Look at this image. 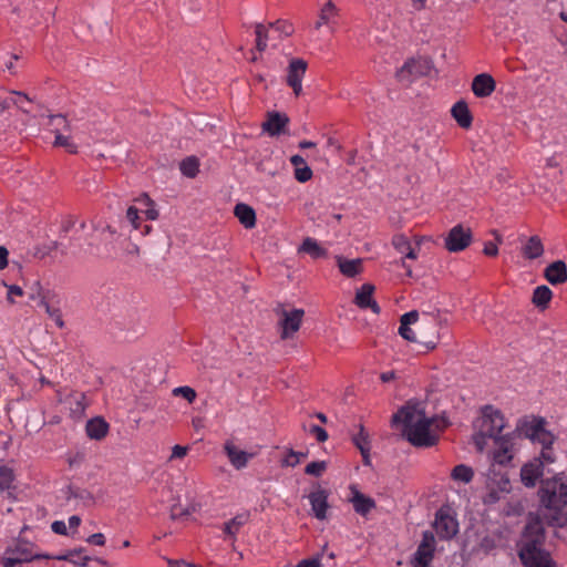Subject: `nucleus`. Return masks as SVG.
Masks as SVG:
<instances>
[{
  "label": "nucleus",
  "instance_id": "1",
  "mask_svg": "<svg viewBox=\"0 0 567 567\" xmlns=\"http://www.w3.org/2000/svg\"><path fill=\"white\" fill-rule=\"evenodd\" d=\"M435 421L425 415L419 403L408 402L392 415V425L402 424V436L415 447H432L437 444L440 435L432 430Z\"/></svg>",
  "mask_w": 567,
  "mask_h": 567
},
{
  "label": "nucleus",
  "instance_id": "2",
  "mask_svg": "<svg viewBox=\"0 0 567 567\" xmlns=\"http://www.w3.org/2000/svg\"><path fill=\"white\" fill-rule=\"evenodd\" d=\"M545 528L538 516H529L517 543L518 557L525 567H556L550 553L545 549Z\"/></svg>",
  "mask_w": 567,
  "mask_h": 567
},
{
  "label": "nucleus",
  "instance_id": "3",
  "mask_svg": "<svg viewBox=\"0 0 567 567\" xmlns=\"http://www.w3.org/2000/svg\"><path fill=\"white\" fill-rule=\"evenodd\" d=\"M419 317L417 310L401 316L399 334L409 342L420 343L425 351L434 350L440 340L441 321L430 313H424L421 321H419Z\"/></svg>",
  "mask_w": 567,
  "mask_h": 567
},
{
  "label": "nucleus",
  "instance_id": "4",
  "mask_svg": "<svg viewBox=\"0 0 567 567\" xmlns=\"http://www.w3.org/2000/svg\"><path fill=\"white\" fill-rule=\"evenodd\" d=\"M504 427L505 419L502 412L498 409H494L492 405H485L482 409L480 431L494 440L495 451L493 458L499 465H505L513 458L512 447L515 432L499 435Z\"/></svg>",
  "mask_w": 567,
  "mask_h": 567
},
{
  "label": "nucleus",
  "instance_id": "5",
  "mask_svg": "<svg viewBox=\"0 0 567 567\" xmlns=\"http://www.w3.org/2000/svg\"><path fill=\"white\" fill-rule=\"evenodd\" d=\"M33 545L28 542H18L13 547H9L6 550V554L16 555L21 563H28L34 559H55V560H65L73 565L80 567H86L89 561L92 559L91 557H83L81 561L73 560V556L79 554L81 550H66L64 553L58 555H48V554H34L32 551Z\"/></svg>",
  "mask_w": 567,
  "mask_h": 567
},
{
  "label": "nucleus",
  "instance_id": "6",
  "mask_svg": "<svg viewBox=\"0 0 567 567\" xmlns=\"http://www.w3.org/2000/svg\"><path fill=\"white\" fill-rule=\"evenodd\" d=\"M538 516L542 523L551 527L567 526V498H540Z\"/></svg>",
  "mask_w": 567,
  "mask_h": 567
},
{
  "label": "nucleus",
  "instance_id": "7",
  "mask_svg": "<svg viewBox=\"0 0 567 567\" xmlns=\"http://www.w3.org/2000/svg\"><path fill=\"white\" fill-rule=\"evenodd\" d=\"M275 313L280 317L278 327L280 328V338L290 339L299 331L305 316L303 309L286 310L282 305L275 308Z\"/></svg>",
  "mask_w": 567,
  "mask_h": 567
},
{
  "label": "nucleus",
  "instance_id": "8",
  "mask_svg": "<svg viewBox=\"0 0 567 567\" xmlns=\"http://www.w3.org/2000/svg\"><path fill=\"white\" fill-rule=\"evenodd\" d=\"M433 527L441 539H451L458 532V523L449 506H442L435 515Z\"/></svg>",
  "mask_w": 567,
  "mask_h": 567
},
{
  "label": "nucleus",
  "instance_id": "9",
  "mask_svg": "<svg viewBox=\"0 0 567 567\" xmlns=\"http://www.w3.org/2000/svg\"><path fill=\"white\" fill-rule=\"evenodd\" d=\"M473 234L471 228H465L458 224L450 229L444 238V247L450 252L465 250L472 243Z\"/></svg>",
  "mask_w": 567,
  "mask_h": 567
},
{
  "label": "nucleus",
  "instance_id": "10",
  "mask_svg": "<svg viewBox=\"0 0 567 567\" xmlns=\"http://www.w3.org/2000/svg\"><path fill=\"white\" fill-rule=\"evenodd\" d=\"M307 68V61L300 58H293L289 62L286 81L292 89L296 96H299L302 92V79L306 74Z\"/></svg>",
  "mask_w": 567,
  "mask_h": 567
},
{
  "label": "nucleus",
  "instance_id": "11",
  "mask_svg": "<svg viewBox=\"0 0 567 567\" xmlns=\"http://www.w3.org/2000/svg\"><path fill=\"white\" fill-rule=\"evenodd\" d=\"M173 504L169 505V516L173 520H188L194 513L199 512L202 504L195 502L194 498H172Z\"/></svg>",
  "mask_w": 567,
  "mask_h": 567
},
{
  "label": "nucleus",
  "instance_id": "12",
  "mask_svg": "<svg viewBox=\"0 0 567 567\" xmlns=\"http://www.w3.org/2000/svg\"><path fill=\"white\" fill-rule=\"evenodd\" d=\"M537 496H567V476L559 473L550 478L542 480Z\"/></svg>",
  "mask_w": 567,
  "mask_h": 567
},
{
  "label": "nucleus",
  "instance_id": "13",
  "mask_svg": "<svg viewBox=\"0 0 567 567\" xmlns=\"http://www.w3.org/2000/svg\"><path fill=\"white\" fill-rule=\"evenodd\" d=\"M546 425V420L542 416H525L518 420L515 434L529 439L532 442H535V437L538 435L542 427Z\"/></svg>",
  "mask_w": 567,
  "mask_h": 567
},
{
  "label": "nucleus",
  "instance_id": "14",
  "mask_svg": "<svg viewBox=\"0 0 567 567\" xmlns=\"http://www.w3.org/2000/svg\"><path fill=\"white\" fill-rule=\"evenodd\" d=\"M487 496H497L498 493H509L512 489L509 477L506 473L492 470L486 477Z\"/></svg>",
  "mask_w": 567,
  "mask_h": 567
},
{
  "label": "nucleus",
  "instance_id": "15",
  "mask_svg": "<svg viewBox=\"0 0 567 567\" xmlns=\"http://www.w3.org/2000/svg\"><path fill=\"white\" fill-rule=\"evenodd\" d=\"M544 464L540 458L524 464L520 468V481L526 487H535L537 481L543 476Z\"/></svg>",
  "mask_w": 567,
  "mask_h": 567
},
{
  "label": "nucleus",
  "instance_id": "16",
  "mask_svg": "<svg viewBox=\"0 0 567 567\" xmlns=\"http://www.w3.org/2000/svg\"><path fill=\"white\" fill-rule=\"evenodd\" d=\"M289 123V117L285 113L276 111L267 113V121L262 123L261 127L270 136H279L286 133L285 127Z\"/></svg>",
  "mask_w": 567,
  "mask_h": 567
},
{
  "label": "nucleus",
  "instance_id": "17",
  "mask_svg": "<svg viewBox=\"0 0 567 567\" xmlns=\"http://www.w3.org/2000/svg\"><path fill=\"white\" fill-rule=\"evenodd\" d=\"M374 289L375 287L372 284H363L355 293L354 302L359 308H369L373 313L379 315L381 308L372 297Z\"/></svg>",
  "mask_w": 567,
  "mask_h": 567
},
{
  "label": "nucleus",
  "instance_id": "18",
  "mask_svg": "<svg viewBox=\"0 0 567 567\" xmlns=\"http://www.w3.org/2000/svg\"><path fill=\"white\" fill-rule=\"evenodd\" d=\"M496 89L494 78L488 73L477 74L472 81V91L476 97H487Z\"/></svg>",
  "mask_w": 567,
  "mask_h": 567
},
{
  "label": "nucleus",
  "instance_id": "19",
  "mask_svg": "<svg viewBox=\"0 0 567 567\" xmlns=\"http://www.w3.org/2000/svg\"><path fill=\"white\" fill-rule=\"evenodd\" d=\"M545 279L554 286L567 282V265L564 260H555L544 270Z\"/></svg>",
  "mask_w": 567,
  "mask_h": 567
},
{
  "label": "nucleus",
  "instance_id": "20",
  "mask_svg": "<svg viewBox=\"0 0 567 567\" xmlns=\"http://www.w3.org/2000/svg\"><path fill=\"white\" fill-rule=\"evenodd\" d=\"M110 425L102 416H95L86 422L85 432L91 440L101 441L109 433Z\"/></svg>",
  "mask_w": 567,
  "mask_h": 567
},
{
  "label": "nucleus",
  "instance_id": "21",
  "mask_svg": "<svg viewBox=\"0 0 567 567\" xmlns=\"http://www.w3.org/2000/svg\"><path fill=\"white\" fill-rule=\"evenodd\" d=\"M451 113L460 127L468 130L472 126L473 115L464 100L457 101L453 105Z\"/></svg>",
  "mask_w": 567,
  "mask_h": 567
},
{
  "label": "nucleus",
  "instance_id": "22",
  "mask_svg": "<svg viewBox=\"0 0 567 567\" xmlns=\"http://www.w3.org/2000/svg\"><path fill=\"white\" fill-rule=\"evenodd\" d=\"M39 296H40V306L44 307L45 312L55 321L56 326L59 328L64 327V321L62 319L61 310L59 307H54L52 303V299L55 297L53 293H51L49 290L47 293H42L41 289L39 288Z\"/></svg>",
  "mask_w": 567,
  "mask_h": 567
},
{
  "label": "nucleus",
  "instance_id": "23",
  "mask_svg": "<svg viewBox=\"0 0 567 567\" xmlns=\"http://www.w3.org/2000/svg\"><path fill=\"white\" fill-rule=\"evenodd\" d=\"M362 262L363 260L361 258L346 259L341 256L337 257L340 272L348 278H354L363 271Z\"/></svg>",
  "mask_w": 567,
  "mask_h": 567
},
{
  "label": "nucleus",
  "instance_id": "24",
  "mask_svg": "<svg viewBox=\"0 0 567 567\" xmlns=\"http://www.w3.org/2000/svg\"><path fill=\"white\" fill-rule=\"evenodd\" d=\"M234 214L245 228L251 229L256 226V213L251 206L238 203L234 208Z\"/></svg>",
  "mask_w": 567,
  "mask_h": 567
},
{
  "label": "nucleus",
  "instance_id": "25",
  "mask_svg": "<svg viewBox=\"0 0 567 567\" xmlns=\"http://www.w3.org/2000/svg\"><path fill=\"white\" fill-rule=\"evenodd\" d=\"M544 245L539 236H530L522 247V255L525 259H536L543 256Z\"/></svg>",
  "mask_w": 567,
  "mask_h": 567
},
{
  "label": "nucleus",
  "instance_id": "26",
  "mask_svg": "<svg viewBox=\"0 0 567 567\" xmlns=\"http://www.w3.org/2000/svg\"><path fill=\"white\" fill-rule=\"evenodd\" d=\"M224 449H225V452H226L230 463L237 470L245 467L248 463L249 457L252 456V454H248L245 451L238 450L230 442H226Z\"/></svg>",
  "mask_w": 567,
  "mask_h": 567
},
{
  "label": "nucleus",
  "instance_id": "27",
  "mask_svg": "<svg viewBox=\"0 0 567 567\" xmlns=\"http://www.w3.org/2000/svg\"><path fill=\"white\" fill-rule=\"evenodd\" d=\"M249 518H250L249 512H243V513L237 514L235 517H233L231 519H229L228 522H226L224 524V526H223L224 534L227 537L235 539L239 529L249 522Z\"/></svg>",
  "mask_w": 567,
  "mask_h": 567
},
{
  "label": "nucleus",
  "instance_id": "28",
  "mask_svg": "<svg viewBox=\"0 0 567 567\" xmlns=\"http://www.w3.org/2000/svg\"><path fill=\"white\" fill-rule=\"evenodd\" d=\"M424 74L422 64L414 59H410L396 71L395 76L399 81L410 82V76H422Z\"/></svg>",
  "mask_w": 567,
  "mask_h": 567
},
{
  "label": "nucleus",
  "instance_id": "29",
  "mask_svg": "<svg viewBox=\"0 0 567 567\" xmlns=\"http://www.w3.org/2000/svg\"><path fill=\"white\" fill-rule=\"evenodd\" d=\"M298 251L307 254L313 259L326 258L328 256L327 249L321 247L318 241L311 237H306L303 239Z\"/></svg>",
  "mask_w": 567,
  "mask_h": 567
},
{
  "label": "nucleus",
  "instance_id": "30",
  "mask_svg": "<svg viewBox=\"0 0 567 567\" xmlns=\"http://www.w3.org/2000/svg\"><path fill=\"white\" fill-rule=\"evenodd\" d=\"M551 298V290L547 286L542 285L535 288L532 297V302L540 310H545L548 308Z\"/></svg>",
  "mask_w": 567,
  "mask_h": 567
},
{
  "label": "nucleus",
  "instance_id": "31",
  "mask_svg": "<svg viewBox=\"0 0 567 567\" xmlns=\"http://www.w3.org/2000/svg\"><path fill=\"white\" fill-rule=\"evenodd\" d=\"M392 245L399 252L404 254L405 258L416 259V257H417L416 252L411 247V244L405 235H403V234L394 235L392 238Z\"/></svg>",
  "mask_w": 567,
  "mask_h": 567
},
{
  "label": "nucleus",
  "instance_id": "32",
  "mask_svg": "<svg viewBox=\"0 0 567 567\" xmlns=\"http://www.w3.org/2000/svg\"><path fill=\"white\" fill-rule=\"evenodd\" d=\"M434 553L435 548H422V546H417L416 551L413 555V567H429L434 558Z\"/></svg>",
  "mask_w": 567,
  "mask_h": 567
},
{
  "label": "nucleus",
  "instance_id": "33",
  "mask_svg": "<svg viewBox=\"0 0 567 567\" xmlns=\"http://www.w3.org/2000/svg\"><path fill=\"white\" fill-rule=\"evenodd\" d=\"M47 125L51 127V131L58 135L61 131L69 132L71 126L65 115L63 114H49Z\"/></svg>",
  "mask_w": 567,
  "mask_h": 567
},
{
  "label": "nucleus",
  "instance_id": "34",
  "mask_svg": "<svg viewBox=\"0 0 567 567\" xmlns=\"http://www.w3.org/2000/svg\"><path fill=\"white\" fill-rule=\"evenodd\" d=\"M311 504V515L317 519L324 520L328 518L330 505L328 498H309Z\"/></svg>",
  "mask_w": 567,
  "mask_h": 567
},
{
  "label": "nucleus",
  "instance_id": "35",
  "mask_svg": "<svg viewBox=\"0 0 567 567\" xmlns=\"http://www.w3.org/2000/svg\"><path fill=\"white\" fill-rule=\"evenodd\" d=\"M182 174L188 178H195L199 172V159L196 156H188L179 164Z\"/></svg>",
  "mask_w": 567,
  "mask_h": 567
},
{
  "label": "nucleus",
  "instance_id": "36",
  "mask_svg": "<svg viewBox=\"0 0 567 567\" xmlns=\"http://www.w3.org/2000/svg\"><path fill=\"white\" fill-rule=\"evenodd\" d=\"M451 477L454 481L462 482V483H470L474 477L473 468L465 464H458L456 465L452 472Z\"/></svg>",
  "mask_w": 567,
  "mask_h": 567
},
{
  "label": "nucleus",
  "instance_id": "37",
  "mask_svg": "<svg viewBox=\"0 0 567 567\" xmlns=\"http://www.w3.org/2000/svg\"><path fill=\"white\" fill-rule=\"evenodd\" d=\"M358 434L352 435V443L360 452H367L371 450V442L369 434L365 432L363 424H359Z\"/></svg>",
  "mask_w": 567,
  "mask_h": 567
},
{
  "label": "nucleus",
  "instance_id": "38",
  "mask_svg": "<svg viewBox=\"0 0 567 567\" xmlns=\"http://www.w3.org/2000/svg\"><path fill=\"white\" fill-rule=\"evenodd\" d=\"M352 503L355 513L367 516L375 507L374 498H348Z\"/></svg>",
  "mask_w": 567,
  "mask_h": 567
},
{
  "label": "nucleus",
  "instance_id": "39",
  "mask_svg": "<svg viewBox=\"0 0 567 567\" xmlns=\"http://www.w3.org/2000/svg\"><path fill=\"white\" fill-rule=\"evenodd\" d=\"M255 33H256V49L259 52H264L267 48V39H268L267 28L262 23H257L255 25Z\"/></svg>",
  "mask_w": 567,
  "mask_h": 567
},
{
  "label": "nucleus",
  "instance_id": "40",
  "mask_svg": "<svg viewBox=\"0 0 567 567\" xmlns=\"http://www.w3.org/2000/svg\"><path fill=\"white\" fill-rule=\"evenodd\" d=\"M555 440V435L546 430L545 426L542 427V431H539L538 435L535 437V442L542 444L545 450H551Z\"/></svg>",
  "mask_w": 567,
  "mask_h": 567
},
{
  "label": "nucleus",
  "instance_id": "41",
  "mask_svg": "<svg viewBox=\"0 0 567 567\" xmlns=\"http://www.w3.org/2000/svg\"><path fill=\"white\" fill-rule=\"evenodd\" d=\"M14 480L13 471L8 466H0V491H6L11 487Z\"/></svg>",
  "mask_w": 567,
  "mask_h": 567
},
{
  "label": "nucleus",
  "instance_id": "42",
  "mask_svg": "<svg viewBox=\"0 0 567 567\" xmlns=\"http://www.w3.org/2000/svg\"><path fill=\"white\" fill-rule=\"evenodd\" d=\"M53 145L58 147H64L70 154L78 153V146L70 141L69 136H64L63 134L55 135Z\"/></svg>",
  "mask_w": 567,
  "mask_h": 567
},
{
  "label": "nucleus",
  "instance_id": "43",
  "mask_svg": "<svg viewBox=\"0 0 567 567\" xmlns=\"http://www.w3.org/2000/svg\"><path fill=\"white\" fill-rule=\"evenodd\" d=\"M269 27L274 28L276 31H278L280 34L285 37L291 35L295 31L293 25L286 20H277L275 22H270Z\"/></svg>",
  "mask_w": 567,
  "mask_h": 567
},
{
  "label": "nucleus",
  "instance_id": "44",
  "mask_svg": "<svg viewBox=\"0 0 567 567\" xmlns=\"http://www.w3.org/2000/svg\"><path fill=\"white\" fill-rule=\"evenodd\" d=\"M327 470V463L324 461H316L309 463L306 468L305 473L308 475H312L316 477H319L322 475V473Z\"/></svg>",
  "mask_w": 567,
  "mask_h": 567
},
{
  "label": "nucleus",
  "instance_id": "45",
  "mask_svg": "<svg viewBox=\"0 0 567 567\" xmlns=\"http://www.w3.org/2000/svg\"><path fill=\"white\" fill-rule=\"evenodd\" d=\"M173 395L182 396L187 400L189 403L194 402L196 399V391L190 386H178L173 390Z\"/></svg>",
  "mask_w": 567,
  "mask_h": 567
},
{
  "label": "nucleus",
  "instance_id": "46",
  "mask_svg": "<svg viewBox=\"0 0 567 567\" xmlns=\"http://www.w3.org/2000/svg\"><path fill=\"white\" fill-rule=\"evenodd\" d=\"M311 177H312V169L307 164H305V166H302V167L295 168V178L299 183H306V182L310 181Z\"/></svg>",
  "mask_w": 567,
  "mask_h": 567
},
{
  "label": "nucleus",
  "instance_id": "47",
  "mask_svg": "<svg viewBox=\"0 0 567 567\" xmlns=\"http://www.w3.org/2000/svg\"><path fill=\"white\" fill-rule=\"evenodd\" d=\"M61 249V254L62 255H66L68 254V248L65 246H63L60 241L58 240H53L51 241L49 245H45L43 246V249L40 250L41 251V255L42 257L45 256V255H49L51 254L52 251L54 250H59Z\"/></svg>",
  "mask_w": 567,
  "mask_h": 567
},
{
  "label": "nucleus",
  "instance_id": "48",
  "mask_svg": "<svg viewBox=\"0 0 567 567\" xmlns=\"http://www.w3.org/2000/svg\"><path fill=\"white\" fill-rule=\"evenodd\" d=\"M309 433L313 435L319 443H323L328 440L327 431L319 425H311L309 429Z\"/></svg>",
  "mask_w": 567,
  "mask_h": 567
},
{
  "label": "nucleus",
  "instance_id": "49",
  "mask_svg": "<svg viewBox=\"0 0 567 567\" xmlns=\"http://www.w3.org/2000/svg\"><path fill=\"white\" fill-rule=\"evenodd\" d=\"M126 218L135 229L140 228L141 218L138 216V209L136 207L130 206L127 208Z\"/></svg>",
  "mask_w": 567,
  "mask_h": 567
},
{
  "label": "nucleus",
  "instance_id": "50",
  "mask_svg": "<svg viewBox=\"0 0 567 567\" xmlns=\"http://www.w3.org/2000/svg\"><path fill=\"white\" fill-rule=\"evenodd\" d=\"M431 419L435 421L432 425V430H434L439 435L440 432H443L451 424L449 419L445 416H433Z\"/></svg>",
  "mask_w": 567,
  "mask_h": 567
},
{
  "label": "nucleus",
  "instance_id": "51",
  "mask_svg": "<svg viewBox=\"0 0 567 567\" xmlns=\"http://www.w3.org/2000/svg\"><path fill=\"white\" fill-rule=\"evenodd\" d=\"M1 284L6 288H8L7 300H8L9 303H14L12 295H16V296H22L23 295V289L20 286H18V285H8L4 280H2Z\"/></svg>",
  "mask_w": 567,
  "mask_h": 567
},
{
  "label": "nucleus",
  "instance_id": "52",
  "mask_svg": "<svg viewBox=\"0 0 567 567\" xmlns=\"http://www.w3.org/2000/svg\"><path fill=\"white\" fill-rule=\"evenodd\" d=\"M143 197L148 206V208L144 212L146 218L150 220H155L158 217V212L154 207V202L147 194H143Z\"/></svg>",
  "mask_w": 567,
  "mask_h": 567
},
{
  "label": "nucleus",
  "instance_id": "53",
  "mask_svg": "<svg viewBox=\"0 0 567 567\" xmlns=\"http://www.w3.org/2000/svg\"><path fill=\"white\" fill-rule=\"evenodd\" d=\"M489 439V435L480 431L473 435V442L477 449V451L482 452L485 449L486 440Z\"/></svg>",
  "mask_w": 567,
  "mask_h": 567
},
{
  "label": "nucleus",
  "instance_id": "54",
  "mask_svg": "<svg viewBox=\"0 0 567 567\" xmlns=\"http://www.w3.org/2000/svg\"><path fill=\"white\" fill-rule=\"evenodd\" d=\"M11 105H17L24 113H29V111L21 106L17 100L6 99L0 101V115L4 114V112L8 111Z\"/></svg>",
  "mask_w": 567,
  "mask_h": 567
},
{
  "label": "nucleus",
  "instance_id": "55",
  "mask_svg": "<svg viewBox=\"0 0 567 567\" xmlns=\"http://www.w3.org/2000/svg\"><path fill=\"white\" fill-rule=\"evenodd\" d=\"M419 546H422V548H435V537L432 532L425 530L422 534V540L419 544Z\"/></svg>",
  "mask_w": 567,
  "mask_h": 567
},
{
  "label": "nucleus",
  "instance_id": "56",
  "mask_svg": "<svg viewBox=\"0 0 567 567\" xmlns=\"http://www.w3.org/2000/svg\"><path fill=\"white\" fill-rule=\"evenodd\" d=\"M337 13V8L332 1H328L320 11L321 19L330 20Z\"/></svg>",
  "mask_w": 567,
  "mask_h": 567
},
{
  "label": "nucleus",
  "instance_id": "57",
  "mask_svg": "<svg viewBox=\"0 0 567 567\" xmlns=\"http://www.w3.org/2000/svg\"><path fill=\"white\" fill-rule=\"evenodd\" d=\"M75 223L76 218L72 215L64 218L61 224V235H66L69 231H71V229L75 226Z\"/></svg>",
  "mask_w": 567,
  "mask_h": 567
},
{
  "label": "nucleus",
  "instance_id": "58",
  "mask_svg": "<svg viewBox=\"0 0 567 567\" xmlns=\"http://www.w3.org/2000/svg\"><path fill=\"white\" fill-rule=\"evenodd\" d=\"M299 464L298 454L293 450H290L286 457L282 460V466H296Z\"/></svg>",
  "mask_w": 567,
  "mask_h": 567
},
{
  "label": "nucleus",
  "instance_id": "59",
  "mask_svg": "<svg viewBox=\"0 0 567 567\" xmlns=\"http://www.w3.org/2000/svg\"><path fill=\"white\" fill-rule=\"evenodd\" d=\"M483 254L487 257H496L498 255L497 244L493 241H487L484 245Z\"/></svg>",
  "mask_w": 567,
  "mask_h": 567
},
{
  "label": "nucleus",
  "instance_id": "60",
  "mask_svg": "<svg viewBox=\"0 0 567 567\" xmlns=\"http://www.w3.org/2000/svg\"><path fill=\"white\" fill-rule=\"evenodd\" d=\"M22 563L20 559L12 554H6V556L2 558V566L3 567H16L17 565H21Z\"/></svg>",
  "mask_w": 567,
  "mask_h": 567
},
{
  "label": "nucleus",
  "instance_id": "61",
  "mask_svg": "<svg viewBox=\"0 0 567 567\" xmlns=\"http://www.w3.org/2000/svg\"><path fill=\"white\" fill-rule=\"evenodd\" d=\"M86 542L95 546H103L105 544V536L102 533H95L90 535Z\"/></svg>",
  "mask_w": 567,
  "mask_h": 567
},
{
  "label": "nucleus",
  "instance_id": "62",
  "mask_svg": "<svg viewBox=\"0 0 567 567\" xmlns=\"http://www.w3.org/2000/svg\"><path fill=\"white\" fill-rule=\"evenodd\" d=\"M51 529L59 535H68V528L63 520H55L51 524Z\"/></svg>",
  "mask_w": 567,
  "mask_h": 567
},
{
  "label": "nucleus",
  "instance_id": "63",
  "mask_svg": "<svg viewBox=\"0 0 567 567\" xmlns=\"http://www.w3.org/2000/svg\"><path fill=\"white\" fill-rule=\"evenodd\" d=\"M188 447L182 446V445H175L172 449V455L171 458H182L187 454Z\"/></svg>",
  "mask_w": 567,
  "mask_h": 567
},
{
  "label": "nucleus",
  "instance_id": "64",
  "mask_svg": "<svg viewBox=\"0 0 567 567\" xmlns=\"http://www.w3.org/2000/svg\"><path fill=\"white\" fill-rule=\"evenodd\" d=\"M320 560L318 558L303 559L296 567H320Z\"/></svg>",
  "mask_w": 567,
  "mask_h": 567
}]
</instances>
